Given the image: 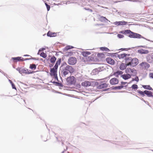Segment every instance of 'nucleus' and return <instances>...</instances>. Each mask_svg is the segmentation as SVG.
I'll return each instance as SVG.
<instances>
[{"label": "nucleus", "mask_w": 153, "mask_h": 153, "mask_svg": "<svg viewBox=\"0 0 153 153\" xmlns=\"http://www.w3.org/2000/svg\"><path fill=\"white\" fill-rule=\"evenodd\" d=\"M61 61V59H58V60L56 61L55 65H57V66H58V65L60 64Z\"/></svg>", "instance_id": "obj_38"}, {"label": "nucleus", "mask_w": 153, "mask_h": 153, "mask_svg": "<svg viewBox=\"0 0 153 153\" xmlns=\"http://www.w3.org/2000/svg\"><path fill=\"white\" fill-rule=\"evenodd\" d=\"M106 61L108 63L111 65L114 64L115 62L114 60L111 57L107 58Z\"/></svg>", "instance_id": "obj_12"}, {"label": "nucleus", "mask_w": 153, "mask_h": 153, "mask_svg": "<svg viewBox=\"0 0 153 153\" xmlns=\"http://www.w3.org/2000/svg\"><path fill=\"white\" fill-rule=\"evenodd\" d=\"M100 86L103 88H106L107 87V85L105 83H103Z\"/></svg>", "instance_id": "obj_40"}, {"label": "nucleus", "mask_w": 153, "mask_h": 153, "mask_svg": "<svg viewBox=\"0 0 153 153\" xmlns=\"http://www.w3.org/2000/svg\"><path fill=\"white\" fill-rule=\"evenodd\" d=\"M129 54L123 53L118 54L117 57L119 59H124L126 61L130 60L131 59V58L128 57L130 56Z\"/></svg>", "instance_id": "obj_1"}, {"label": "nucleus", "mask_w": 153, "mask_h": 153, "mask_svg": "<svg viewBox=\"0 0 153 153\" xmlns=\"http://www.w3.org/2000/svg\"><path fill=\"white\" fill-rule=\"evenodd\" d=\"M138 51L141 54H146L148 53V50H145L143 49L138 50Z\"/></svg>", "instance_id": "obj_25"}, {"label": "nucleus", "mask_w": 153, "mask_h": 153, "mask_svg": "<svg viewBox=\"0 0 153 153\" xmlns=\"http://www.w3.org/2000/svg\"><path fill=\"white\" fill-rule=\"evenodd\" d=\"M149 76L152 78L153 79V73H151L149 74Z\"/></svg>", "instance_id": "obj_43"}, {"label": "nucleus", "mask_w": 153, "mask_h": 153, "mask_svg": "<svg viewBox=\"0 0 153 153\" xmlns=\"http://www.w3.org/2000/svg\"><path fill=\"white\" fill-rule=\"evenodd\" d=\"M47 35L48 36L54 37L56 36V34L54 33H52L51 31H49Z\"/></svg>", "instance_id": "obj_23"}, {"label": "nucleus", "mask_w": 153, "mask_h": 153, "mask_svg": "<svg viewBox=\"0 0 153 153\" xmlns=\"http://www.w3.org/2000/svg\"><path fill=\"white\" fill-rule=\"evenodd\" d=\"M140 68L142 69L147 70L150 67L149 65L146 62H144L140 64Z\"/></svg>", "instance_id": "obj_6"}, {"label": "nucleus", "mask_w": 153, "mask_h": 153, "mask_svg": "<svg viewBox=\"0 0 153 153\" xmlns=\"http://www.w3.org/2000/svg\"><path fill=\"white\" fill-rule=\"evenodd\" d=\"M24 56H29L30 58L28 59H24V58L21 57H12L11 58V59H12L13 62H17V61H23L24 60H29L32 57L30 55H24Z\"/></svg>", "instance_id": "obj_2"}, {"label": "nucleus", "mask_w": 153, "mask_h": 153, "mask_svg": "<svg viewBox=\"0 0 153 153\" xmlns=\"http://www.w3.org/2000/svg\"><path fill=\"white\" fill-rule=\"evenodd\" d=\"M128 36L130 38H141L142 37V36L140 34L132 32H131V34L129 35Z\"/></svg>", "instance_id": "obj_5"}, {"label": "nucleus", "mask_w": 153, "mask_h": 153, "mask_svg": "<svg viewBox=\"0 0 153 153\" xmlns=\"http://www.w3.org/2000/svg\"><path fill=\"white\" fill-rule=\"evenodd\" d=\"M126 49H123L122 48L121 49L123 50H125Z\"/></svg>", "instance_id": "obj_50"}, {"label": "nucleus", "mask_w": 153, "mask_h": 153, "mask_svg": "<svg viewBox=\"0 0 153 153\" xmlns=\"http://www.w3.org/2000/svg\"><path fill=\"white\" fill-rule=\"evenodd\" d=\"M91 54V52L87 51H84L82 53V55L84 57V59H86V58L88 56L90 55Z\"/></svg>", "instance_id": "obj_14"}, {"label": "nucleus", "mask_w": 153, "mask_h": 153, "mask_svg": "<svg viewBox=\"0 0 153 153\" xmlns=\"http://www.w3.org/2000/svg\"><path fill=\"white\" fill-rule=\"evenodd\" d=\"M131 88L133 89H136L138 88V86L136 84H133L132 85Z\"/></svg>", "instance_id": "obj_32"}, {"label": "nucleus", "mask_w": 153, "mask_h": 153, "mask_svg": "<svg viewBox=\"0 0 153 153\" xmlns=\"http://www.w3.org/2000/svg\"><path fill=\"white\" fill-rule=\"evenodd\" d=\"M63 66H65V64Z\"/></svg>", "instance_id": "obj_51"}, {"label": "nucleus", "mask_w": 153, "mask_h": 153, "mask_svg": "<svg viewBox=\"0 0 153 153\" xmlns=\"http://www.w3.org/2000/svg\"><path fill=\"white\" fill-rule=\"evenodd\" d=\"M30 68L32 70H34L36 68V65L34 64H31L30 65Z\"/></svg>", "instance_id": "obj_30"}, {"label": "nucleus", "mask_w": 153, "mask_h": 153, "mask_svg": "<svg viewBox=\"0 0 153 153\" xmlns=\"http://www.w3.org/2000/svg\"><path fill=\"white\" fill-rule=\"evenodd\" d=\"M134 69L130 68H127L126 69L125 72L126 73H133L134 71Z\"/></svg>", "instance_id": "obj_20"}, {"label": "nucleus", "mask_w": 153, "mask_h": 153, "mask_svg": "<svg viewBox=\"0 0 153 153\" xmlns=\"http://www.w3.org/2000/svg\"><path fill=\"white\" fill-rule=\"evenodd\" d=\"M132 31H131L130 30H125L124 32L123 33L124 34H130L131 32Z\"/></svg>", "instance_id": "obj_36"}, {"label": "nucleus", "mask_w": 153, "mask_h": 153, "mask_svg": "<svg viewBox=\"0 0 153 153\" xmlns=\"http://www.w3.org/2000/svg\"><path fill=\"white\" fill-rule=\"evenodd\" d=\"M138 59L136 58L132 59L131 61L127 64V65H131L133 67H135L138 64Z\"/></svg>", "instance_id": "obj_4"}, {"label": "nucleus", "mask_w": 153, "mask_h": 153, "mask_svg": "<svg viewBox=\"0 0 153 153\" xmlns=\"http://www.w3.org/2000/svg\"><path fill=\"white\" fill-rule=\"evenodd\" d=\"M126 83H127L126 82H121V85L116 86L115 88L117 89H121L123 88H124V87H125V86H123V85H125ZM126 86H125V87H126Z\"/></svg>", "instance_id": "obj_16"}, {"label": "nucleus", "mask_w": 153, "mask_h": 153, "mask_svg": "<svg viewBox=\"0 0 153 153\" xmlns=\"http://www.w3.org/2000/svg\"><path fill=\"white\" fill-rule=\"evenodd\" d=\"M115 23L116 25H122L126 24L127 23V22H126L123 21H122L116 22H115Z\"/></svg>", "instance_id": "obj_18"}, {"label": "nucleus", "mask_w": 153, "mask_h": 153, "mask_svg": "<svg viewBox=\"0 0 153 153\" xmlns=\"http://www.w3.org/2000/svg\"><path fill=\"white\" fill-rule=\"evenodd\" d=\"M82 85L85 87H88L91 85V82L88 81H85L82 83Z\"/></svg>", "instance_id": "obj_11"}, {"label": "nucleus", "mask_w": 153, "mask_h": 153, "mask_svg": "<svg viewBox=\"0 0 153 153\" xmlns=\"http://www.w3.org/2000/svg\"><path fill=\"white\" fill-rule=\"evenodd\" d=\"M117 36L120 38H122L124 37L123 35L120 34H118L117 35Z\"/></svg>", "instance_id": "obj_41"}, {"label": "nucleus", "mask_w": 153, "mask_h": 153, "mask_svg": "<svg viewBox=\"0 0 153 153\" xmlns=\"http://www.w3.org/2000/svg\"><path fill=\"white\" fill-rule=\"evenodd\" d=\"M135 81H137V82H138V81H139V79H138V77H135Z\"/></svg>", "instance_id": "obj_46"}, {"label": "nucleus", "mask_w": 153, "mask_h": 153, "mask_svg": "<svg viewBox=\"0 0 153 153\" xmlns=\"http://www.w3.org/2000/svg\"><path fill=\"white\" fill-rule=\"evenodd\" d=\"M68 73H69L68 71L64 70L63 72V74L64 76H65L68 74Z\"/></svg>", "instance_id": "obj_37"}, {"label": "nucleus", "mask_w": 153, "mask_h": 153, "mask_svg": "<svg viewBox=\"0 0 153 153\" xmlns=\"http://www.w3.org/2000/svg\"><path fill=\"white\" fill-rule=\"evenodd\" d=\"M128 65H127V64H126L123 63H122L120 66V69L121 70H123L125 69L127 66Z\"/></svg>", "instance_id": "obj_19"}, {"label": "nucleus", "mask_w": 153, "mask_h": 153, "mask_svg": "<svg viewBox=\"0 0 153 153\" xmlns=\"http://www.w3.org/2000/svg\"><path fill=\"white\" fill-rule=\"evenodd\" d=\"M152 56H153V55H152Z\"/></svg>", "instance_id": "obj_52"}, {"label": "nucleus", "mask_w": 153, "mask_h": 153, "mask_svg": "<svg viewBox=\"0 0 153 153\" xmlns=\"http://www.w3.org/2000/svg\"><path fill=\"white\" fill-rule=\"evenodd\" d=\"M121 77L124 79H127L131 77V75L127 73L126 74H124L121 75Z\"/></svg>", "instance_id": "obj_15"}, {"label": "nucleus", "mask_w": 153, "mask_h": 153, "mask_svg": "<svg viewBox=\"0 0 153 153\" xmlns=\"http://www.w3.org/2000/svg\"><path fill=\"white\" fill-rule=\"evenodd\" d=\"M9 81H10V83H11V85H12V83H13V82L12 81H11V80H9Z\"/></svg>", "instance_id": "obj_48"}, {"label": "nucleus", "mask_w": 153, "mask_h": 153, "mask_svg": "<svg viewBox=\"0 0 153 153\" xmlns=\"http://www.w3.org/2000/svg\"><path fill=\"white\" fill-rule=\"evenodd\" d=\"M73 51L67 52L66 53V55L67 56H71L73 55Z\"/></svg>", "instance_id": "obj_33"}, {"label": "nucleus", "mask_w": 153, "mask_h": 153, "mask_svg": "<svg viewBox=\"0 0 153 153\" xmlns=\"http://www.w3.org/2000/svg\"><path fill=\"white\" fill-rule=\"evenodd\" d=\"M86 60H84V61H87L88 62H91L94 60V56L92 55L90 56H88L86 58Z\"/></svg>", "instance_id": "obj_13"}, {"label": "nucleus", "mask_w": 153, "mask_h": 153, "mask_svg": "<svg viewBox=\"0 0 153 153\" xmlns=\"http://www.w3.org/2000/svg\"><path fill=\"white\" fill-rule=\"evenodd\" d=\"M97 56L99 57L103 58L104 56V54L103 53H98Z\"/></svg>", "instance_id": "obj_34"}, {"label": "nucleus", "mask_w": 153, "mask_h": 153, "mask_svg": "<svg viewBox=\"0 0 153 153\" xmlns=\"http://www.w3.org/2000/svg\"><path fill=\"white\" fill-rule=\"evenodd\" d=\"M66 81L68 85H71L76 83V79L73 76H71L67 78Z\"/></svg>", "instance_id": "obj_3"}, {"label": "nucleus", "mask_w": 153, "mask_h": 153, "mask_svg": "<svg viewBox=\"0 0 153 153\" xmlns=\"http://www.w3.org/2000/svg\"><path fill=\"white\" fill-rule=\"evenodd\" d=\"M138 93L140 94V95H142L143 96H145V92L144 91H138Z\"/></svg>", "instance_id": "obj_31"}, {"label": "nucleus", "mask_w": 153, "mask_h": 153, "mask_svg": "<svg viewBox=\"0 0 153 153\" xmlns=\"http://www.w3.org/2000/svg\"><path fill=\"white\" fill-rule=\"evenodd\" d=\"M123 72L121 71H118L114 73V75L117 77H118V76L122 74Z\"/></svg>", "instance_id": "obj_21"}, {"label": "nucleus", "mask_w": 153, "mask_h": 153, "mask_svg": "<svg viewBox=\"0 0 153 153\" xmlns=\"http://www.w3.org/2000/svg\"><path fill=\"white\" fill-rule=\"evenodd\" d=\"M58 67V66H57V65H55L54 67L53 68H54V69H55L56 70H57Z\"/></svg>", "instance_id": "obj_45"}, {"label": "nucleus", "mask_w": 153, "mask_h": 153, "mask_svg": "<svg viewBox=\"0 0 153 153\" xmlns=\"http://www.w3.org/2000/svg\"><path fill=\"white\" fill-rule=\"evenodd\" d=\"M119 80L116 78H112L110 81L111 84L112 85H115L118 84L119 82Z\"/></svg>", "instance_id": "obj_10"}, {"label": "nucleus", "mask_w": 153, "mask_h": 153, "mask_svg": "<svg viewBox=\"0 0 153 153\" xmlns=\"http://www.w3.org/2000/svg\"><path fill=\"white\" fill-rule=\"evenodd\" d=\"M76 62V59L75 57H70L68 60V63L70 65H73Z\"/></svg>", "instance_id": "obj_7"}, {"label": "nucleus", "mask_w": 153, "mask_h": 153, "mask_svg": "<svg viewBox=\"0 0 153 153\" xmlns=\"http://www.w3.org/2000/svg\"><path fill=\"white\" fill-rule=\"evenodd\" d=\"M66 66H65L64 70L67 71H69L70 73H72L74 72V70L73 68L71 66L68 65H67L66 63H65Z\"/></svg>", "instance_id": "obj_8"}, {"label": "nucleus", "mask_w": 153, "mask_h": 153, "mask_svg": "<svg viewBox=\"0 0 153 153\" xmlns=\"http://www.w3.org/2000/svg\"><path fill=\"white\" fill-rule=\"evenodd\" d=\"M58 67V66H57V65H55L54 67L53 68H54V69H55L56 70H57Z\"/></svg>", "instance_id": "obj_44"}, {"label": "nucleus", "mask_w": 153, "mask_h": 153, "mask_svg": "<svg viewBox=\"0 0 153 153\" xmlns=\"http://www.w3.org/2000/svg\"><path fill=\"white\" fill-rule=\"evenodd\" d=\"M100 71V68H98L94 70L93 71V73L94 74H98Z\"/></svg>", "instance_id": "obj_24"}, {"label": "nucleus", "mask_w": 153, "mask_h": 153, "mask_svg": "<svg viewBox=\"0 0 153 153\" xmlns=\"http://www.w3.org/2000/svg\"><path fill=\"white\" fill-rule=\"evenodd\" d=\"M100 20L101 22H105L106 20H107V19L105 17H103V16H100Z\"/></svg>", "instance_id": "obj_28"}, {"label": "nucleus", "mask_w": 153, "mask_h": 153, "mask_svg": "<svg viewBox=\"0 0 153 153\" xmlns=\"http://www.w3.org/2000/svg\"><path fill=\"white\" fill-rule=\"evenodd\" d=\"M100 49L102 51H109V50L106 47H102L100 48Z\"/></svg>", "instance_id": "obj_29"}, {"label": "nucleus", "mask_w": 153, "mask_h": 153, "mask_svg": "<svg viewBox=\"0 0 153 153\" xmlns=\"http://www.w3.org/2000/svg\"><path fill=\"white\" fill-rule=\"evenodd\" d=\"M67 49H70L71 48L70 47V46H67Z\"/></svg>", "instance_id": "obj_47"}, {"label": "nucleus", "mask_w": 153, "mask_h": 153, "mask_svg": "<svg viewBox=\"0 0 153 153\" xmlns=\"http://www.w3.org/2000/svg\"><path fill=\"white\" fill-rule=\"evenodd\" d=\"M143 87L145 89L149 90H152V88L149 85H143Z\"/></svg>", "instance_id": "obj_26"}, {"label": "nucleus", "mask_w": 153, "mask_h": 153, "mask_svg": "<svg viewBox=\"0 0 153 153\" xmlns=\"http://www.w3.org/2000/svg\"><path fill=\"white\" fill-rule=\"evenodd\" d=\"M12 86L13 88L15 89H16V88L15 85L13 83H12Z\"/></svg>", "instance_id": "obj_42"}, {"label": "nucleus", "mask_w": 153, "mask_h": 153, "mask_svg": "<svg viewBox=\"0 0 153 153\" xmlns=\"http://www.w3.org/2000/svg\"><path fill=\"white\" fill-rule=\"evenodd\" d=\"M57 70H56L54 68H52L50 71V75L53 76V77L55 79H57V76L56 72Z\"/></svg>", "instance_id": "obj_9"}, {"label": "nucleus", "mask_w": 153, "mask_h": 153, "mask_svg": "<svg viewBox=\"0 0 153 153\" xmlns=\"http://www.w3.org/2000/svg\"><path fill=\"white\" fill-rule=\"evenodd\" d=\"M41 51V50H39V52H38V54H40V56L43 58H45L47 57V55L44 52H43L40 53V52Z\"/></svg>", "instance_id": "obj_22"}, {"label": "nucleus", "mask_w": 153, "mask_h": 153, "mask_svg": "<svg viewBox=\"0 0 153 153\" xmlns=\"http://www.w3.org/2000/svg\"><path fill=\"white\" fill-rule=\"evenodd\" d=\"M145 94L147 95L148 97H153V95L152 94V92L150 91H149L147 90H145L144 91Z\"/></svg>", "instance_id": "obj_17"}, {"label": "nucleus", "mask_w": 153, "mask_h": 153, "mask_svg": "<svg viewBox=\"0 0 153 153\" xmlns=\"http://www.w3.org/2000/svg\"><path fill=\"white\" fill-rule=\"evenodd\" d=\"M56 58L54 56H53L50 59V62L52 63H54L56 61Z\"/></svg>", "instance_id": "obj_27"}, {"label": "nucleus", "mask_w": 153, "mask_h": 153, "mask_svg": "<svg viewBox=\"0 0 153 153\" xmlns=\"http://www.w3.org/2000/svg\"><path fill=\"white\" fill-rule=\"evenodd\" d=\"M9 81H10V83H11V85H12V83H13V82L12 81H11V80H9Z\"/></svg>", "instance_id": "obj_49"}, {"label": "nucleus", "mask_w": 153, "mask_h": 153, "mask_svg": "<svg viewBox=\"0 0 153 153\" xmlns=\"http://www.w3.org/2000/svg\"><path fill=\"white\" fill-rule=\"evenodd\" d=\"M24 72L27 74H30V73H32V72H31V71L27 69H26L25 70H24Z\"/></svg>", "instance_id": "obj_35"}, {"label": "nucleus", "mask_w": 153, "mask_h": 153, "mask_svg": "<svg viewBox=\"0 0 153 153\" xmlns=\"http://www.w3.org/2000/svg\"><path fill=\"white\" fill-rule=\"evenodd\" d=\"M45 4L46 6L47 10L48 11H49L50 10V6L49 5H48L46 3H45Z\"/></svg>", "instance_id": "obj_39"}]
</instances>
